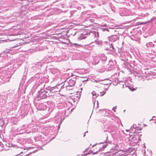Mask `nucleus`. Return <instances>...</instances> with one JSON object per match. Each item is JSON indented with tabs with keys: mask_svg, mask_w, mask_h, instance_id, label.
Returning <instances> with one entry per match:
<instances>
[{
	"mask_svg": "<svg viewBox=\"0 0 156 156\" xmlns=\"http://www.w3.org/2000/svg\"><path fill=\"white\" fill-rule=\"evenodd\" d=\"M118 39V36L116 35H114L111 36L109 38V40L111 41L115 42Z\"/></svg>",
	"mask_w": 156,
	"mask_h": 156,
	"instance_id": "obj_2",
	"label": "nucleus"
},
{
	"mask_svg": "<svg viewBox=\"0 0 156 156\" xmlns=\"http://www.w3.org/2000/svg\"><path fill=\"white\" fill-rule=\"evenodd\" d=\"M12 145H8V146L9 147H11V146Z\"/></svg>",
	"mask_w": 156,
	"mask_h": 156,
	"instance_id": "obj_19",
	"label": "nucleus"
},
{
	"mask_svg": "<svg viewBox=\"0 0 156 156\" xmlns=\"http://www.w3.org/2000/svg\"><path fill=\"white\" fill-rule=\"evenodd\" d=\"M0 145L2 147H5L4 145L1 142H0Z\"/></svg>",
	"mask_w": 156,
	"mask_h": 156,
	"instance_id": "obj_13",
	"label": "nucleus"
},
{
	"mask_svg": "<svg viewBox=\"0 0 156 156\" xmlns=\"http://www.w3.org/2000/svg\"><path fill=\"white\" fill-rule=\"evenodd\" d=\"M110 49L111 51L114 50V48L113 47V45H112V44L110 46Z\"/></svg>",
	"mask_w": 156,
	"mask_h": 156,
	"instance_id": "obj_8",
	"label": "nucleus"
},
{
	"mask_svg": "<svg viewBox=\"0 0 156 156\" xmlns=\"http://www.w3.org/2000/svg\"><path fill=\"white\" fill-rule=\"evenodd\" d=\"M48 94L49 95L48 96V97L50 96H52L54 95V93H53V91L52 90H50L48 91Z\"/></svg>",
	"mask_w": 156,
	"mask_h": 156,
	"instance_id": "obj_6",
	"label": "nucleus"
},
{
	"mask_svg": "<svg viewBox=\"0 0 156 156\" xmlns=\"http://www.w3.org/2000/svg\"><path fill=\"white\" fill-rule=\"evenodd\" d=\"M100 58L102 61H105L107 60V57L104 54H102L100 56Z\"/></svg>",
	"mask_w": 156,
	"mask_h": 156,
	"instance_id": "obj_4",
	"label": "nucleus"
},
{
	"mask_svg": "<svg viewBox=\"0 0 156 156\" xmlns=\"http://www.w3.org/2000/svg\"><path fill=\"white\" fill-rule=\"evenodd\" d=\"M81 90H82V88H81Z\"/></svg>",
	"mask_w": 156,
	"mask_h": 156,
	"instance_id": "obj_27",
	"label": "nucleus"
},
{
	"mask_svg": "<svg viewBox=\"0 0 156 156\" xmlns=\"http://www.w3.org/2000/svg\"><path fill=\"white\" fill-rule=\"evenodd\" d=\"M102 30L103 31H109V30L107 28H103Z\"/></svg>",
	"mask_w": 156,
	"mask_h": 156,
	"instance_id": "obj_12",
	"label": "nucleus"
},
{
	"mask_svg": "<svg viewBox=\"0 0 156 156\" xmlns=\"http://www.w3.org/2000/svg\"><path fill=\"white\" fill-rule=\"evenodd\" d=\"M12 145L11 144H9V143H7L5 144V145L7 146H8V145Z\"/></svg>",
	"mask_w": 156,
	"mask_h": 156,
	"instance_id": "obj_14",
	"label": "nucleus"
},
{
	"mask_svg": "<svg viewBox=\"0 0 156 156\" xmlns=\"http://www.w3.org/2000/svg\"><path fill=\"white\" fill-rule=\"evenodd\" d=\"M8 52V51H7L6 52L5 51H4V52H5V53H7Z\"/></svg>",
	"mask_w": 156,
	"mask_h": 156,
	"instance_id": "obj_18",
	"label": "nucleus"
},
{
	"mask_svg": "<svg viewBox=\"0 0 156 156\" xmlns=\"http://www.w3.org/2000/svg\"><path fill=\"white\" fill-rule=\"evenodd\" d=\"M94 146H95V145H94L93 146V147H94Z\"/></svg>",
	"mask_w": 156,
	"mask_h": 156,
	"instance_id": "obj_28",
	"label": "nucleus"
},
{
	"mask_svg": "<svg viewBox=\"0 0 156 156\" xmlns=\"http://www.w3.org/2000/svg\"><path fill=\"white\" fill-rule=\"evenodd\" d=\"M42 105H39V107H41Z\"/></svg>",
	"mask_w": 156,
	"mask_h": 156,
	"instance_id": "obj_21",
	"label": "nucleus"
},
{
	"mask_svg": "<svg viewBox=\"0 0 156 156\" xmlns=\"http://www.w3.org/2000/svg\"><path fill=\"white\" fill-rule=\"evenodd\" d=\"M115 107H114L112 109V110L113 111H114L115 112L116 111L115 110Z\"/></svg>",
	"mask_w": 156,
	"mask_h": 156,
	"instance_id": "obj_15",
	"label": "nucleus"
},
{
	"mask_svg": "<svg viewBox=\"0 0 156 156\" xmlns=\"http://www.w3.org/2000/svg\"><path fill=\"white\" fill-rule=\"evenodd\" d=\"M93 37H95V35Z\"/></svg>",
	"mask_w": 156,
	"mask_h": 156,
	"instance_id": "obj_25",
	"label": "nucleus"
},
{
	"mask_svg": "<svg viewBox=\"0 0 156 156\" xmlns=\"http://www.w3.org/2000/svg\"><path fill=\"white\" fill-rule=\"evenodd\" d=\"M87 132H88V131H87V132H86L85 133H87Z\"/></svg>",
	"mask_w": 156,
	"mask_h": 156,
	"instance_id": "obj_24",
	"label": "nucleus"
},
{
	"mask_svg": "<svg viewBox=\"0 0 156 156\" xmlns=\"http://www.w3.org/2000/svg\"><path fill=\"white\" fill-rule=\"evenodd\" d=\"M105 93V91H103L100 92V94H101V96H102Z\"/></svg>",
	"mask_w": 156,
	"mask_h": 156,
	"instance_id": "obj_11",
	"label": "nucleus"
},
{
	"mask_svg": "<svg viewBox=\"0 0 156 156\" xmlns=\"http://www.w3.org/2000/svg\"><path fill=\"white\" fill-rule=\"evenodd\" d=\"M75 80L76 79L75 78L70 79L69 82V83L70 86H72L74 85L75 83Z\"/></svg>",
	"mask_w": 156,
	"mask_h": 156,
	"instance_id": "obj_3",
	"label": "nucleus"
},
{
	"mask_svg": "<svg viewBox=\"0 0 156 156\" xmlns=\"http://www.w3.org/2000/svg\"><path fill=\"white\" fill-rule=\"evenodd\" d=\"M92 95L93 96H95V98L97 97V96H96V94L95 91H94L93 92H92Z\"/></svg>",
	"mask_w": 156,
	"mask_h": 156,
	"instance_id": "obj_9",
	"label": "nucleus"
},
{
	"mask_svg": "<svg viewBox=\"0 0 156 156\" xmlns=\"http://www.w3.org/2000/svg\"><path fill=\"white\" fill-rule=\"evenodd\" d=\"M153 120L152 119H151L150 120V121H151V120Z\"/></svg>",
	"mask_w": 156,
	"mask_h": 156,
	"instance_id": "obj_22",
	"label": "nucleus"
},
{
	"mask_svg": "<svg viewBox=\"0 0 156 156\" xmlns=\"http://www.w3.org/2000/svg\"><path fill=\"white\" fill-rule=\"evenodd\" d=\"M97 41V40H96V39H95V41Z\"/></svg>",
	"mask_w": 156,
	"mask_h": 156,
	"instance_id": "obj_26",
	"label": "nucleus"
},
{
	"mask_svg": "<svg viewBox=\"0 0 156 156\" xmlns=\"http://www.w3.org/2000/svg\"><path fill=\"white\" fill-rule=\"evenodd\" d=\"M107 137H108L107 136L106 137V139L104 141V142H101L100 143V144H104V143H105V144H104V145L103 146H102V147H100V148H101V149H103V148H105L107 146V144L106 143V140L107 139Z\"/></svg>",
	"mask_w": 156,
	"mask_h": 156,
	"instance_id": "obj_5",
	"label": "nucleus"
},
{
	"mask_svg": "<svg viewBox=\"0 0 156 156\" xmlns=\"http://www.w3.org/2000/svg\"><path fill=\"white\" fill-rule=\"evenodd\" d=\"M94 42V41H91L90 43H93Z\"/></svg>",
	"mask_w": 156,
	"mask_h": 156,
	"instance_id": "obj_20",
	"label": "nucleus"
},
{
	"mask_svg": "<svg viewBox=\"0 0 156 156\" xmlns=\"http://www.w3.org/2000/svg\"><path fill=\"white\" fill-rule=\"evenodd\" d=\"M85 136V133L83 135V136L84 137Z\"/></svg>",
	"mask_w": 156,
	"mask_h": 156,
	"instance_id": "obj_23",
	"label": "nucleus"
},
{
	"mask_svg": "<svg viewBox=\"0 0 156 156\" xmlns=\"http://www.w3.org/2000/svg\"><path fill=\"white\" fill-rule=\"evenodd\" d=\"M44 108H44H44H39V109L40 110H43L44 109Z\"/></svg>",
	"mask_w": 156,
	"mask_h": 156,
	"instance_id": "obj_16",
	"label": "nucleus"
},
{
	"mask_svg": "<svg viewBox=\"0 0 156 156\" xmlns=\"http://www.w3.org/2000/svg\"><path fill=\"white\" fill-rule=\"evenodd\" d=\"M74 44L75 45V46H76V45H79L77 44Z\"/></svg>",
	"mask_w": 156,
	"mask_h": 156,
	"instance_id": "obj_17",
	"label": "nucleus"
},
{
	"mask_svg": "<svg viewBox=\"0 0 156 156\" xmlns=\"http://www.w3.org/2000/svg\"><path fill=\"white\" fill-rule=\"evenodd\" d=\"M87 37V36L86 35L81 36L80 38L81 39H84Z\"/></svg>",
	"mask_w": 156,
	"mask_h": 156,
	"instance_id": "obj_10",
	"label": "nucleus"
},
{
	"mask_svg": "<svg viewBox=\"0 0 156 156\" xmlns=\"http://www.w3.org/2000/svg\"><path fill=\"white\" fill-rule=\"evenodd\" d=\"M48 91H46L44 90H41L38 92V98L40 99H45L48 97Z\"/></svg>",
	"mask_w": 156,
	"mask_h": 156,
	"instance_id": "obj_1",
	"label": "nucleus"
},
{
	"mask_svg": "<svg viewBox=\"0 0 156 156\" xmlns=\"http://www.w3.org/2000/svg\"><path fill=\"white\" fill-rule=\"evenodd\" d=\"M80 97L79 96V97L76 96V98H73V99L74 102H78V101Z\"/></svg>",
	"mask_w": 156,
	"mask_h": 156,
	"instance_id": "obj_7",
	"label": "nucleus"
}]
</instances>
